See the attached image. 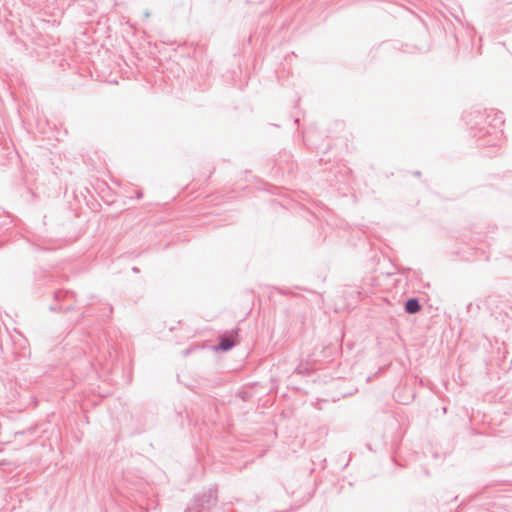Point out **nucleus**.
Segmentation results:
<instances>
[{
	"label": "nucleus",
	"instance_id": "obj_1",
	"mask_svg": "<svg viewBox=\"0 0 512 512\" xmlns=\"http://www.w3.org/2000/svg\"><path fill=\"white\" fill-rule=\"evenodd\" d=\"M236 336L237 333L235 334V336H223L220 340L219 349L223 351L231 349L236 343Z\"/></svg>",
	"mask_w": 512,
	"mask_h": 512
},
{
	"label": "nucleus",
	"instance_id": "obj_2",
	"mask_svg": "<svg viewBox=\"0 0 512 512\" xmlns=\"http://www.w3.org/2000/svg\"><path fill=\"white\" fill-rule=\"evenodd\" d=\"M405 307L409 313H416L420 310V305L415 299L408 300Z\"/></svg>",
	"mask_w": 512,
	"mask_h": 512
}]
</instances>
